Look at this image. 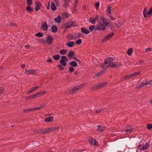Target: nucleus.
Listing matches in <instances>:
<instances>
[{"label": "nucleus", "mask_w": 152, "mask_h": 152, "mask_svg": "<svg viewBox=\"0 0 152 152\" xmlns=\"http://www.w3.org/2000/svg\"><path fill=\"white\" fill-rule=\"evenodd\" d=\"M59 128V127L58 126H56L55 127H53V131L55 130H57Z\"/></svg>", "instance_id": "58"}, {"label": "nucleus", "mask_w": 152, "mask_h": 152, "mask_svg": "<svg viewBox=\"0 0 152 152\" xmlns=\"http://www.w3.org/2000/svg\"><path fill=\"white\" fill-rule=\"evenodd\" d=\"M48 130L49 133L50 132H51L53 131V127L50 128H48Z\"/></svg>", "instance_id": "56"}, {"label": "nucleus", "mask_w": 152, "mask_h": 152, "mask_svg": "<svg viewBox=\"0 0 152 152\" xmlns=\"http://www.w3.org/2000/svg\"><path fill=\"white\" fill-rule=\"evenodd\" d=\"M27 3L29 6H31L32 5V0H27Z\"/></svg>", "instance_id": "47"}, {"label": "nucleus", "mask_w": 152, "mask_h": 152, "mask_svg": "<svg viewBox=\"0 0 152 152\" xmlns=\"http://www.w3.org/2000/svg\"><path fill=\"white\" fill-rule=\"evenodd\" d=\"M152 50V49L151 48H148L146 49L145 50V52L150 51Z\"/></svg>", "instance_id": "57"}, {"label": "nucleus", "mask_w": 152, "mask_h": 152, "mask_svg": "<svg viewBox=\"0 0 152 152\" xmlns=\"http://www.w3.org/2000/svg\"><path fill=\"white\" fill-rule=\"evenodd\" d=\"M67 52V50H62L60 51L59 53L61 55L66 54Z\"/></svg>", "instance_id": "34"}, {"label": "nucleus", "mask_w": 152, "mask_h": 152, "mask_svg": "<svg viewBox=\"0 0 152 152\" xmlns=\"http://www.w3.org/2000/svg\"><path fill=\"white\" fill-rule=\"evenodd\" d=\"M33 98H34L33 96V95H31L29 96H27L26 97V100H30Z\"/></svg>", "instance_id": "50"}, {"label": "nucleus", "mask_w": 152, "mask_h": 152, "mask_svg": "<svg viewBox=\"0 0 152 152\" xmlns=\"http://www.w3.org/2000/svg\"><path fill=\"white\" fill-rule=\"evenodd\" d=\"M46 105V104H41L40 107H37V109H38L39 110L43 108Z\"/></svg>", "instance_id": "44"}, {"label": "nucleus", "mask_w": 152, "mask_h": 152, "mask_svg": "<svg viewBox=\"0 0 152 152\" xmlns=\"http://www.w3.org/2000/svg\"><path fill=\"white\" fill-rule=\"evenodd\" d=\"M109 17L110 19L112 20H115V18L111 15H110Z\"/></svg>", "instance_id": "60"}, {"label": "nucleus", "mask_w": 152, "mask_h": 152, "mask_svg": "<svg viewBox=\"0 0 152 152\" xmlns=\"http://www.w3.org/2000/svg\"><path fill=\"white\" fill-rule=\"evenodd\" d=\"M53 38L51 36H49L46 38V42L48 44H52L53 41Z\"/></svg>", "instance_id": "10"}, {"label": "nucleus", "mask_w": 152, "mask_h": 152, "mask_svg": "<svg viewBox=\"0 0 152 152\" xmlns=\"http://www.w3.org/2000/svg\"><path fill=\"white\" fill-rule=\"evenodd\" d=\"M95 28V26L94 25L91 26L89 27V30L91 31H93Z\"/></svg>", "instance_id": "43"}, {"label": "nucleus", "mask_w": 152, "mask_h": 152, "mask_svg": "<svg viewBox=\"0 0 152 152\" xmlns=\"http://www.w3.org/2000/svg\"><path fill=\"white\" fill-rule=\"evenodd\" d=\"M106 26L103 25V23L101 22L99 23L97 25L96 30H104L105 29Z\"/></svg>", "instance_id": "5"}, {"label": "nucleus", "mask_w": 152, "mask_h": 152, "mask_svg": "<svg viewBox=\"0 0 152 152\" xmlns=\"http://www.w3.org/2000/svg\"><path fill=\"white\" fill-rule=\"evenodd\" d=\"M74 54V52L72 51H69L68 54L67 56L68 57L70 58H72Z\"/></svg>", "instance_id": "25"}, {"label": "nucleus", "mask_w": 152, "mask_h": 152, "mask_svg": "<svg viewBox=\"0 0 152 152\" xmlns=\"http://www.w3.org/2000/svg\"><path fill=\"white\" fill-rule=\"evenodd\" d=\"M89 142L92 145H96L97 143L96 141L95 140L94 138H89L88 140Z\"/></svg>", "instance_id": "15"}, {"label": "nucleus", "mask_w": 152, "mask_h": 152, "mask_svg": "<svg viewBox=\"0 0 152 152\" xmlns=\"http://www.w3.org/2000/svg\"><path fill=\"white\" fill-rule=\"evenodd\" d=\"M78 90L77 86L73 88L70 91V92L71 94H72L76 92V91Z\"/></svg>", "instance_id": "31"}, {"label": "nucleus", "mask_w": 152, "mask_h": 152, "mask_svg": "<svg viewBox=\"0 0 152 152\" xmlns=\"http://www.w3.org/2000/svg\"><path fill=\"white\" fill-rule=\"evenodd\" d=\"M105 64H109L108 67H110L115 68H118L122 66V64L119 62H112L114 60L113 57H109L104 59Z\"/></svg>", "instance_id": "1"}, {"label": "nucleus", "mask_w": 152, "mask_h": 152, "mask_svg": "<svg viewBox=\"0 0 152 152\" xmlns=\"http://www.w3.org/2000/svg\"><path fill=\"white\" fill-rule=\"evenodd\" d=\"M35 69H27L25 70V73L28 75H33L35 73Z\"/></svg>", "instance_id": "11"}, {"label": "nucleus", "mask_w": 152, "mask_h": 152, "mask_svg": "<svg viewBox=\"0 0 152 152\" xmlns=\"http://www.w3.org/2000/svg\"><path fill=\"white\" fill-rule=\"evenodd\" d=\"M103 110V108H102L101 109H99L98 110H96V113H99L100 112H101Z\"/></svg>", "instance_id": "55"}, {"label": "nucleus", "mask_w": 152, "mask_h": 152, "mask_svg": "<svg viewBox=\"0 0 152 152\" xmlns=\"http://www.w3.org/2000/svg\"><path fill=\"white\" fill-rule=\"evenodd\" d=\"M53 121V117L50 116L49 117L46 118L45 119V121L46 122H49L52 121Z\"/></svg>", "instance_id": "20"}, {"label": "nucleus", "mask_w": 152, "mask_h": 152, "mask_svg": "<svg viewBox=\"0 0 152 152\" xmlns=\"http://www.w3.org/2000/svg\"><path fill=\"white\" fill-rule=\"evenodd\" d=\"M86 85V84L85 83H82L79 86H76L77 88L78 89L84 87Z\"/></svg>", "instance_id": "38"}, {"label": "nucleus", "mask_w": 152, "mask_h": 152, "mask_svg": "<svg viewBox=\"0 0 152 152\" xmlns=\"http://www.w3.org/2000/svg\"><path fill=\"white\" fill-rule=\"evenodd\" d=\"M81 32L85 34H87L90 33V31L85 27H82L81 28Z\"/></svg>", "instance_id": "14"}, {"label": "nucleus", "mask_w": 152, "mask_h": 152, "mask_svg": "<svg viewBox=\"0 0 152 152\" xmlns=\"http://www.w3.org/2000/svg\"><path fill=\"white\" fill-rule=\"evenodd\" d=\"M99 18V15H97L95 18H94V20L96 21V20H98Z\"/></svg>", "instance_id": "59"}, {"label": "nucleus", "mask_w": 152, "mask_h": 152, "mask_svg": "<svg viewBox=\"0 0 152 152\" xmlns=\"http://www.w3.org/2000/svg\"><path fill=\"white\" fill-rule=\"evenodd\" d=\"M75 42L76 44H78V45H80L82 42L81 40V39H78L77 40H76L75 41Z\"/></svg>", "instance_id": "45"}, {"label": "nucleus", "mask_w": 152, "mask_h": 152, "mask_svg": "<svg viewBox=\"0 0 152 152\" xmlns=\"http://www.w3.org/2000/svg\"><path fill=\"white\" fill-rule=\"evenodd\" d=\"M78 0H76L73 6V7L74 8L76 7L77 4L78 3Z\"/></svg>", "instance_id": "53"}, {"label": "nucleus", "mask_w": 152, "mask_h": 152, "mask_svg": "<svg viewBox=\"0 0 152 152\" xmlns=\"http://www.w3.org/2000/svg\"><path fill=\"white\" fill-rule=\"evenodd\" d=\"M76 26L75 25V22L72 21H69L66 23L64 24V26L65 29L69 28L71 27Z\"/></svg>", "instance_id": "2"}, {"label": "nucleus", "mask_w": 152, "mask_h": 152, "mask_svg": "<svg viewBox=\"0 0 152 152\" xmlns=\"http://www.w3.org/2000/svg\"><path fill=\"white\" fill-rule=\"evenodd\" d=\"M74 71V69L72 67H69V72L71 73Z\"/></svg>", "instance_id": "49"}, {"label": "nucleus", "mask_w": 152, "mask_h": 152, "mask_svg": "<svg viewBox=\"0 0 152 152\" xmlns=\"http://www.w3.org/2000/svg\"><path fill=\"white\" fill-rule=\"evenodd\" d=\"M145 85V83H144V82H142L140 83L139 84V85L136 88L137 89H139V88L142 87Z\"/></svg>", "instance_id": "29"}, {"label": "nucleus", "mask_w": 152, "mask_h": 152, "mask_svg": "<svg viewBox=\"0 0 152 152\" xmlns=\"http://www.w3.org/2000/svg\"><path fill=\"white\" fill-rule=\"evenodd\" d=\"M100 19L102 20L103 25H104L106 26H107L108 24V23L106 19L102 16H101V17Z\"/></svg>", "instance_id": "12"}, {"label": "nucleus", "mask_w": 152, "mask_h": 152, "mask_svg": "<svg viewBox=\"0 0 152 152\" xmlns=\"http://www.w3.org/2000/svg\"><path fill=\"white\" fill-rule=\"evenodd\" d=\"M145 85H151L152 84V80H146L145 82Z\"/></svg>", "instance_id": "40"}, {"label": "nucleus", "mask_w": 152, "mask_h": 152, "mask_svg": "<svg viewBox=\"0 0 152 152\" xmlns=\"http://www.w3.org/2000/svg\"><path fill=\"white\" fill-rule=\"evenodd\" d=\"M67 38L70 40L73 39H75L73 35H72L71 34H69L67 36Z\"/></svg>", "instance_id": "37"}, {"label": "nucleus", "mask_w": 152, "mask_h": 152, "mask_svg": "<svg viewBox=\"0 0 152 152\" xmlns=\"http://www.w3.org/2000/svg\"><path fill=\"white\" fill-rule=\"evenodd\" d=\"M38 132L43 134H47L49 133L48 128L45 129H39L38 130Z\"/></svg>", "instance_id": "16"}, {"label": "nucleus", "mask_w": 152, "mask_h": 152, "mask_svg": "<svg viewBox=\"0 0 152 152\" xmlns=\"http://www.w3.org/2000/svg\"><path fill=\"white\" fill-rule=\"evenodd\" d=\"M143 61L142 59H140L139 61L138 64H141L143 62Z\"/></svg>", "instance_id": "61"}, {"label": "nucleus", "mask_w": 152, "mask_h": 152, "mask_svg": "<svg viewBox=\"0 0 152 152\" xmlns=\"http://www.w3.org/2000/svg\"><path fill=\"white\" fill-rule=\"evenodd\" d=\"M147 126L148 129L149 130H150L152 129V124H147Z\"/></svg>", "instance_id": "41"}, {"label": "nucleus", "mask_w": 152, "mask_h": 152, "mask_svg": "<svg viewBox=\"0 0 152 152\" xmlns=\"http://www.w3.org/2000/svg\"><path fill=\"white\" fill-rule=\"evenodd\" d=\"M91 18H90L89 19L90 22L93 24H94L95 23L96 21L94 19L93 20H91Z\"/></svg>", "instance_id": "52"}, {"label": "nucleus", "mask_w": 152, "mask_h": 152, "mask_svg": "<svg viewBox=\"0 0 152 152\" xmlns=\"http://www.w3.org/2000/svg\"><path fill=\"white\" fill-rule=\"evenodd\" d=\"M47 61L48 62H49L50 63H51L52 62V60L50 58H48L47 60Z\"/></svg>", "instance_id": "63"}, {"label": "nucleus", "mask_w": 152, "mask_h": 152, "mask_svg": "<svg viewBox=\"0 0 152 152\" xmlns=\"http://www.w3.org/2000/svg\"><path fill=\"white\" fill-rule=\"evenodd\" d=\"M100 86L101 85H100V84H98V85H96L92 87V89H93L94 90H96L97 89H98L102 88Z\"/></svg>", "instance_id": "27"}, {"label": "nucleus", "mask_w": 152, "mask_h": 152, "mask_svg": "<svg viewBox=\"0 0 152 152\" xmlns=\"http://www.w3.org/2000/svg\"><path fill=\"white\" fill-rule=\"evenodd\" d=\"M143 16L145 17H147V15H150L152 14V7L150 9L148 12L147 11V8H144L143 11Z\"/></svg>", "instance_id": "3"}, {"label": "nucleus", "mask_w": 152, "mask_h": 152, "mask_svg": "<svg viewBox=\"0 0 152 152\" xmlns=\"http://www.w3.org/2000/svg\"><path fill=\"white\" fill-rule=\"evenodd\" d=\"M69 64L71 66L75 67L77 66V64L75 61H73L71 62Z\"/></svg>", "instance_id": "26"}, {"label": "nucleus", "mask_w": 152, "mask_h": 152, "mask_svg": "<svg viewBox=\"0 0 152 152\" xmlns=\"http://www.w3.org/2000/svg\"><path fill=\"white\" fill-rule=\"evenodd\" d=\"M51 9L53 11H55L57 9L55 5V4L53 2H52L51 5Z\"/></svg>", "instance_id": "23"}, {"label": "nucleus", "mask_w": 152, "mask_h": 152, "mask_svg": "<svg viewBox=\"0 0 152 152\" xmlns=\"http://www.w3.org/2000/svg\"><path fill=\"white\" fill-rule=\"evenodd\" d=\"M62 59L60 60L59 62L61 64L64 66H65L66 65V62L67 61V59L66 56H63L61 57Z\"/></svg>", "instance_id": "6"}, {"label": "nucleus", "mask_w": 152, "mask_h": 152, "mask_svg": "<svg viewBox=\"0 0 152 152\" xmlns=\"http://www.w3.org/2000/svg\"><path fill=\"white\" fill-rule=\"evenodd\" d=\"M64 3L63 6L65 8H66L69 6L70 0H63Z\"/></svg>", "instance_id": "19"}, {"label": "nucleus", "mask_w": 152, "mask_h": 152, "mask_svg": "<svg viewBox=\"0 0 152 152\" xmlns=\"http://www.w3.org/2000/svg\"><path fill=\"white\" fill-rule=\"evenodd\" d=\"M33 96L34 98H36L40 96H41V95L40 94L39 92L37 93L34 95H32Z\"/></svg>", "instance_id": "39"}, {"label": "nucleus", "mask_w": 152, "mask_h": 152, "mask_svg": "<svg viewBox=\"0 0 152 152\" xmlns=\"http://www.w3.org/2000/svg\"><path fill=\"white\" fill-rule=\"evenodd\" d=\"M48 28L47 24L46 22H43L41 24V28L44 31H47Z\"/></svg>", "instance_id": "8"}, {"label": "nucleus", "mask_w": 152, "mask_h": 152, "mask_svg": "<svg viewBox=\"0 0 152 152\" xmlns=\"http://www.w3.org/2000/svg\"><path fill=\"white\" fill-rule=\"evenodd\" d=\"M133 64L135 65L138 64V63L137 62L135 61H133Z\"/></svg>", "instance_id": "62"}, {"label": "nucleus", "mask_w": 152, "mask_h": 152, "mask_svg": "<svg viewBox=\"0 0 152 152\" xmlns=\"http://www.w3.org/2000/svg\"><path fill=\"white\" fill-rule=\"evenodd\" d=\"M35 10L36 11H38L40 9L39 7L41 6V4L39 2H35Z\"/></svg>", "instance_id": "17"}, {"label": "nucleus", "mask_w": 152, "mask_h": 152, "mask_svg": "<svg viewBox=\"0 0 152 152\" xmlns=\"http://www.w3.org/2000/svg\"><path fill=\"white\" fill-rule=\"evenodd\" d=\"M149 147V145L148 143H146L145 145L143 146L142 148H140L141 150H144L148 148Z\"/></svg>", "instance_id": "21"}, {"label": "nucleus", "mask_w": 152, "mask_h": 152, "mask_svg": "<svg viewBox=\"0 0 152 152\" xmlns=\"http://www.w3.org/2000/svg\"><path fill=\"white\" fill-rule=\"evenodd\" d=\"M53 58L55 60H58L60 58L59 55H57L53 56Z\"/></svg>", "instance_id": "33"}, {"label": "nucleus", "mask_w": 152, "mask_h": 152, "mask_svg": "<svg viewBox=\"0 0 152 152\" xmlns=\"http://www.w3.org/2000/svg\"><path fill=\"white\" fill-rule=\"evenodd\" d=\"M78 34L79 35V37H83V34H81V33H78Z\"/></svg>", "instance_id": "64"}, {"label": "nucleus", "mask_w": 152, "mask_h": 152, "mask_svg": "<svg viewBox=\"0 0 152 152\" xmlns=\"http://www.w3.org/2000/svg\"><path fill=\"white\" fill-rule=\"evenodd\" d=\"M107 83L106 82L102 83L100 84V85H101V87H102L103 86H104L106 85L107 84Z\"/></svg>", "instance_id": "51"}, {"label": "nucleus", "mask_w": 152, "mask_h": 152, "mask_svg": "<svg viewBox=\"0 0 152 152\" xmlns=\"http://www.w3.org/2000/svg\"><path fill=\"white\" fill-rule=\"evenodd\" d=\"M32 88L30 89L26 93V95H28L34 91Z\"/></svg>", "instance_id": "46"}, {"label": "nucleus", "mask_w": 152, "mask_h": 152, "mask_svg": "<svg viewBox=\"0 0 152 152\" xmlns=\"http://www.w3.org/2000/svg\"><path fill=\"white\" fill-rule=\"evenodd\" d=\"M61 16H58L57 17L54 18L55 21L58 23H61Z\"/></svg>", "instance_id": "22"}, {"label": "nucleus", "mask_w": 152, "mask_h": 152, "mask_svg": "<svg viewBox=\"0 0 152 152\" xmlns=\"http://www.w3.org/2000/svg\"><path fill=\"white\" fill-rule=\"evenodd\" d=\"M66 45L68 47L72 48L74 46L75 43L73 41L69 42L66 44Z\"/></svg>", "instance_id": "18"}, {"label": "nucleus", "mask_w": 152, "mask_h": 152, "mask_svg": "<svg viewBox=\"0 0 152 152\" xmlns=\"http://www.w3.org/2000/svg\"><path fill=\"white\" fill-rule=\"evenodd\" d=\"M132 130V127L131 126H126L125 127V131L127 133H130Z\"/></svg>", "instance_id": "9"}, {"label": "nucleus", "mask_w": 152, "mask_h": 152, "mask_svg": "<svg viewBox=\"0 0 152 152\" xmlns=\"http://www.w3.org/2000/svg\"><path fill=\"white\" fill-rule=\"evenodd\" d=\"M132 48H130L127 50V54L128 55L130 56L132 55Z\"/></svg>", "instance_id": "32"}, {"label": "nucleus", "mask_w": 152, "mask_h": 152, "mask_svg": "<svg viewBox=\"0 0 152 152\" xmlns=\"http://www.w3.org/2000/svg\"><path fill=\"white\" fill-rule=\"evenodd\" d=\"M27 6L26 8V10L29 13L32 12L33 11V8L30 6Z\"/></svg>", "instance_id": "24"}, {"label": "nucleus", "mask_w": 152, "mask_h": 152, "mask_svg": "<svg viewBox=\"0 0 152 152\" xmlns=\"http://www.w3.org/2000/svg\"><path fill=\"white\" fill-rule=\"evenodd\" d=\"M35 35L36 36L38 37H42L43 36V34L41 32H39L35 34Z\"/></svg>", "instance_id": "35"}, {"label": "nucleus", "mask_w": 152, "mask_h": 152, "mask_svg": "<svg viewBox=\"0 0 152 152\" xmlns=\"http://www.w3.org/2000/svg\"><path fill=\"white\" fill-rule=\"evenodd\" d=\"M39 93L40 94L41 96L45 94L46 93V91H41L39 92Z\"/></svg>", "instance_id": "54"}, {"label": "nucleus", "mask_w": 152, "mask_h": 152, "mask_svg": "<svg viewBox=\"0 0 152 152\" xmlns=\"http://www.w3.org/2000/svg\"><path fill=\"white\" fill-rule=\"evenodd\" d=\"M51 30L53 32L56 33L57 31V28L56 26L53 25L51 27Z\"/></svg>", "instance_id": "28"}, {"label": "nucleus", "mask_w": 152, "mask_h": 152, "mask_svg": "<svg viewBox=\"0 0 152 152\" xmlns=\"http://www.w3.org/2000/svg\"><path fill=\"white\" fill-rule=\"evenodd\" d=\"M114 33H112L107 35L102 39V41L103 42L107 41L108 40L111 38L114 35Z\"/></svg>", "instance_id": "7"}, {"label": "nucleus", "mask_w": 152, "mask_h": 152, "mask_svg": "<svg viewBox=\"0 0 152 152\" xmlns=\"http://www.w3.org/2000/svg\"><path fill=\"white\" fill-rule=\"evenodd\" d=\"M107 12L110 14H112V8L110 5H108L107 7Z\"/></svg>", "instance_id": "30"}, {"label": "nucleus", "mask_w": 152, "mask_h": 152, "mask_svg": "<svg viewBox=\"0 0 152 152\" xmlns=\"http://www.w3.org/2000/svg\"><path fill=\"white\" fill-rule=\"evenodd\" d=\"M104 70H102L100 71V72H99L97 73L95 75V76H101L102 74V73H103L104 72Z\"/></svg>", "instance_id": "36"}, {"label": "nucleus", "mask_w": 152, "mask_h": 152, "mask_svg": "<svg viewBox=\"0 0 152 152\" xmlns=\"http://www.w3.org/2000/svg\"><path fill=\"white\" fill-rule=\"evenodd\" d=\"M97 127V128L96 129V131L100 132L103 131L105 129L104 127L102 125H98Z\"/></svg>", "instance_id": "13"}, {"label": "nucleus", "mask_w": 152, "mask_h": 152, "mask_svg": "<svg viewBox=\"0 0 152 152\" xmlns=\"http://www.w3.org/2000/svg\"><path fill=\"white\" fill-rule=\"evenodd\" d=\"M140 74V72H134L131 74L129 75H128L125 77V79L126 80L127 79L132 78V77H134L137 75H139Z\"/></svg>", "instance_id": "4"}, {"label": "nucleus", "mask_w": 152, "mask_h": 152, "mask_svg": "<svg viewBox=\"0 0 152 152\" xmlns=\"http://www.w3.org/2000/svg\"><path fill=\"white\" fill-rule=\"evenodd\" d=\"M58 69L61 70H62L64 69V68L60 64H58L57 65Z\"/></svg>", "instance_id": "48"}, {"label": "nucleus", "mask_w": 152, "mask_h": 152, "mask_svg": "<svg viewBox=\"0 0 152 152\" xmlns=\"http://www.w3.org/2000/svg\"><path fill=\"white\" fill-rule=\"evenodd\" d=\"M4 91V88L2 87H0V96L3 94Z\"/></svg>", "instance_id": "42"}]
</instances>
